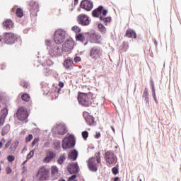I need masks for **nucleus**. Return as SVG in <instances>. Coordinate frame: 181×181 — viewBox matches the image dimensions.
<instances>
[{
    "label": "nucleus",
    "mask_w": 181,
    "mask_h": 181,
    "mask_svg": "<svg viewBox=\"0 0 181 181\" xmlns=\"http://www.w3.org/2000/svg\"><path fill=\"white\" fill-rule=\"evenodd\" d=\"M54 158H56V153L51 150L46 151V157L43 159L44 163H49Z\"/></svg>",
    "instance_id": "nucleus-9"
},
{
    "label": "nucleus",
    "mask_w": 181,
    "mask_h": 181,
    "mask_svg": "<svg viewBox=\"0 0 181 181\" xmlns=\"http://www.w3.org/2000/svg\"><path fill=\"white\" fill-rule=\"evenodd\" d=\"M81 8L90 11L93 9V2L88 0H83L81 3Z\"/></svg>",
    "instance_id": "nucleus-11"
},
{
    "label": "nucleus",
    "mask_w": 181,
    "mask_h": 181,
    "mask_svg": "<svg viewBox=\"0 0 181 181\" xmlns=\"http://www.w3.org/2000/svg\"><path fill=\"white\" fill-rule=\"evenodd\" d=\"M78 100L81 105H84L85 107H88L93 105V103L95 101V98H93V93H80L78 96ZM93 100V101H92Z\"/></svg>",
    "instance_id": "nucleus-1"
},
{
    "label": "nucleus",
    "mask_w": 181,
    "mask_h": 181,
    "mask_svg": "<svg viewBox=\"0 0 181 181\" xmlns=\"http://www.w3.org/2000/svg\"><path fill=\"white\" fill-rule=\"evenodd\" d=\"M54 148L57 151H59V149H60L61 148V143L59 141H56L55 142H54Z\"/></svg>",
    "instance_id": "nucleus-29"
},
{
    "label": "nucleus",
    "mask_w": 181,
    "mask_h": 181,
    "mask_svg": "<svg viewBox=\"0 0 181 181\" xmlns=\"http://www.w3.org/2000/svg\"><path fill=\"white\" fill-rule=\"evenodd\" d=\"M27 149H26V148H24L23 149V151H26Z\"/></svg>",
    "instance_id": "nucleus-64"
},
{
    "label": "nucleus",
    "mask_w": 181,
    "mask_h": 181,
    "mask_svg": "<svg viewBox=\"0 0 181 181\" xmlns=\"http://www.w3.org/2000/svg\"><path fill=\"white\" fill-rule=\"evenodd\" d=\"M6 117H8V109H4L1 111V118H4V119H6Z\"/></svg>",
    "instance_id": "nucleus-27"
},
{
    "label": "nucleus",
    "mask_w": 181,
    "mask_h": 181,
    "mask_svg": "<svg viewBox=\"0 0 181 181\" xmlns=\"http://www.w3.org/2000/svg\"><path fill=\"white\" fill-rule=\"evenodd\" d=\"M72 30H74V32H76V33H80V32H81V29L77 25L72 27Z\"/></svg>",
    "instance_id": "nucleus-34"
},
{
    "label": "nucleus",
    "mask_w": 181,
    "mask_h": 181,
    "mask_svg": "<svg viewBox=\"0 0 181 181\" xmlns=\"http://www.w3.org/2000/svg\"><path fill=\"white\" fill-rule=\"evenodd\" d=\"M118 172H119L118 168L115 167L114 168V175H118Z\"/></svg>",
    "instance_id": "nucleus-46"
},
{
    "label": "nucleus",
    "mask_w": 181,
    "mask_h": 181,
    "mask_svg": "<svg viewBox=\"0 0 181 181\" xmlns=\"http://www.w3.org/2000/svg\"><path fill=\"white\" fill-rule=\"evenodd\" d=\"M5 118L4 117H0V127H2L4 125V123L5 122Z\"/></svg>",
    "instance_id": "nucleus-43"
},
{
    "label": "nucleus",
    "mask_w": 181,
    "mask_h": 181,
    "mask_svg": "<svg viewBox=\"0 0 181 181\" xmlns=\"http://www.w3.org/2000/svg\"><path fill=\"white\" fill-rule=\"evenodd\" d=\"M74 60L75 63H78L81 62V58L80 57H76Z\"/></svg>",
    "instance_id": "nucleus-42"
},
{
    "label": "nucleus",
    "mask_w": 181,
    "mask_h": 181,
    "mask_svg": "<svg viewBox=\"0 0 181 181\" xmlns=\"http://www.w3.org/2000/svg\"><path fill=\"white\" fill-rule=\"evenodd\" d=\"M54 132L59 134V135H64L67 132V129L64 124H59L57 126L56 129H54Z\"/></svg>",
    "instance_id": "nucleus-14"
},
{
    "label": "nucleus",
    "mask_w": 181,
    "mask_h": 181,
    "mask_svg": "<svg viewBox=\"0 0 181 181\" xmlns=\"http://www.w3.org/2000/svg\"><path fill=\"white\" fill-rule=\"evenodd\" d=\"M90 54V57H93V59L100 57V56H101V50L98 47H93L91 49Z\"/></svg>",
    "instance_id": "nucleus-15"
},
{
    "label": "nucleus",
    "mask_w": 181,
    "mask_h": 181,
    "mask_svg": "<svg viewBox=\"0 0 181 181\" xmlns=\"http://www.w3.org/2000/svg\"><path fill=\"white\" fill-rule=\"evenodd\" d=\"M151 87H152V88H153V87H155V83H153V81H151Z\"/></svg>",
    "instance_id": "nucleus-59"
},
{
    "label": "nucleus",
    "mask_w": 181,
    "mask_h": 181,
    "mask_svg": "<svg viewBox=\"0 0 181 181\" xmlns=\"http://www.w3.org/2000/svg\"><path fill=\"white\" fill-rule=\"evenodd\" d=\"M9 129H11V126L9 124H6L1 130V135H6L8 132H9Z\"/></svg>",
    "instance_id": "nucleus-23"
},
{
    "label": "nucleus",
    "mask_w": 181,
    "mask_h": 181,
    "mask_svg": "<svg viewBox=\"0 0 181 181\" xmlns=\"http://www.w3.org/2000/svg\"><path fill=\"white\" fill-rule=\"evenodd\" d=\"M11 144H12V140H9L5 145V148L8 149L9 146H11Z\"/></svg>",
    "instance_id": "nucleus-40"
},
{
    "label": "nucleus",
    "mask_w": 181,
    "mask_h": 181,
    "mask_svg": "<svg viewBox=\"0 0 181 181\" xmlns=\"http://www.w3.org/2000/svg\"><path fill=\"white\" fill-rule=\"evenodd\" d=\"M51 170H52V175H57V173H59V169L54 165L52 167Z\"/></svg>",
    "instance_id": "nucleus-32"
},
{
    "label": "nucleus",
    "mask_w": 181,
    "mask_h": 181,
    "mask_svg": "<svg viewBox=\"0 0 181 181\" xmlns=\"http://www.w3.org/2000/svg\"><path fill=\"white\" fill-rule=\"evenodd\" d=\"M16 15L18 18H22L23 16V11L21 8H18L16 11Z\"/></svg>",
    "instance_id": "nucleus-30"
},
{
    "label": "nucleus",
    "mask_w": 181,
    "mask_h": 181,
    "mask_svg": "<svg viewBox=\"0 0 181 181\" xmlns=\"http://www.w3.org/2000/svg\"><path fill=\"white\" fill-rule=\"evenodd\" d=\"M103 9H104V6H99L98 8L95 9L92 12L93 16L94 18H98V16H100V15H101V12H103Z\"/></svg>",
    "instance_id": "nucleus-17"
},
{
    "label": "nucleus",
    "mask_w": 181,
    "mask_h": 181,
    "mask_svg": "<svg viewBox=\"0 0 181 181\" xmlns=\"http://www.w3.org/2000/svg\"><path fill=\"white\" fill-rule=\"evenodd\" d=\"M104 19H105V18H104V16H100V21H104Z\"/></svg>",
    "instance_id": "nucleus-57"
},
{
    "label": "nucleus",
    "mask_w": 181,
    "mask_h": 181,
    "mask_svg": "<svg viewBox=\"0 0 181 181\" xmlns=\"http://www.w3.org/2000/svg\"><path fill=\"white\" fill-rule=\"evenodd\" d=\"M154 44L156 46H158V41H156V40H154Z\"/></svg>",
    "instance_id": "nucleus-61"
},
{
    "label": "nucleus",
    "mask_w": 181,
    "mask_h": 181,
    "mask_svg": "<svg viewBox=\"0 0 181 181\" xmlns=\"http://www.w3.org/2000/svg\"><path fill=\"white\" fill-rule=\"evenodd\" d=\"M49 170L45 167H41L36 175V179L39 181L46 180L49 176Z\"/></svg>",
    "instance_id": "nucleus-5"
},
{
    "label": "nucleus",
    "mask_w": 181,
    "mask_h": 181,
    "mask_svg": "<svg viewBox=\"0 0 181 181\" xmlns=\"http://www.w3.org/2000/svg\"><path fill=\"white\" fill-rule=\"evenodd\" d=\"M86 121L88 125H93L94 124V117L89 115L87 117H86Z\"/></svg>",
    "instance_id": "nucleus-24"
},
{
    "label": "nucleus",
    "mask_w": 181,
    "mask_h": 181,
    "mask_svg": "<svg viewBox=\"0 0 181 181\" xmlns=\"http://www.w3.org/2000/svg\"><path fill=\"white\" fill-rule=\"evenodd\" d=\"M95 156L96 159L95 158H91L88 160V168L91 172H97L98 168L97 163H95L96 160L98 163H100V162H101V159L100 158V153H98Z\"/></svg>",
    "instance_id": "nucleus-3"
},
{
    "label": "nucleus",
    "mask_w": 181,
    "mask_h": 181,
    "mask_svg": "<svg viewBox=\"0 0 181 181\" xmlns=\"http://www.w3.org/2000/svg\"><path fill=\"white\" fill-rule=\"evenodd\" d=\"M77 177V176L76 175H74L72 176H71L69 178V181H71V180H74V179H76Z\"/></svg>",
    "instance_id": "nucleus-45"
},
{
    "label": "nucleus",
    "mask_w": 181,
    "mask_h": 181,
    "mask_svg": "<svg viewBox=\"0 0 181 181\" xmlns=\"http://www.w3.org/2000/svg\"><path fill=\"white\" fill-rule=\"evenodd\" d=\"M18 146H19V141H16L14 143L11 144V146L9 148L11 153H14Z\"/></svg>",
    "instance_id": "nucleus-20"
},
{
    "label": "nucleus",
    "mask_w": 181,
    "mask_h": 181,
    "mask_svg": "<svg viewBox=\"0 0 181 181\" xmlns=\"http://www.w3.org/2000/svg\"><path fill=\"white\" fill-rule=\"evenodd\" d=\"M16 117L19 121H25L29 117L26 108L20 107L17 111Z\"/></svg>",
    "instance_id": "nucleus-6"
},
{
    "label": "nucleus",
    "mask_w": 181,
    "mask_h": 181,
    "mask_svg": "<svg viewBox=\"0 0 181 181\" xmlns=\"http://www.w3.org/2000/svg\"><path fill=\"white\" fill-rule=\"evenodd\" d=\"M59 181H66V180L59 179Z\"/></svg>",
    "instance_id": "nucleus-62"
},
{
    "label": "nucleus",
    "mask_w": 181,
    "mask_h": 181,
    "mask_svg": "<svg viewBox=\"0 0 181 181\" xmlns=\"http://www.w3.org/2000/svg\"><path fill=\"white\" fill-rule=\"evenodd\" d=\"M85 39L86 38L81 34L76 35V40H79V42H84Z\"/></svg>",
    "instance_id": "nucleus-31"
},
{
    "label": "nucleus",
    "mask_w": 181,
    "mask_h": 181,
    "mask_svg": "<svg viewBox=\"0 0 181 181\" xmlns=\"http://www.w3.org/2000/svg\"><path fill=\"white\" fill-rule=\"evenodd\" d=\"M82 136L86 140L87 138H88V132L84 131L82 132Z\"/></svg>",
    "instance_id": "nucleus-37"
},
{
    "label": "nucleus",
    "mask_w": 181,
    "mask_h": 181,
    "mask_svg": "<svg viewBox=\"0 0 181 181\" xmlns=\"http://www.w3.org/2000/svg\"><path fill=\"white\" fill-rule=\"evenodd\" d=\"M98 29H100V30L103 32V33H105V32H107V29L105 28V27H104V25H103V24H98Z\"/></svg>",
    "instance_id": "nucleus-33"
},
{
    "label": "nucleus",
    "mask_w": 181,
    "mask_h": 181,
    "mask_svg": "<svg viewBox=\"0 0 181 181\" xmlns=\"http://www.w3.org/2000/svg\"><path fill=\"white\" fill-rule=\"evenodd\" d=\"M4 42L6 45H12L15 42V35L12 33H6Z\"/></svg>",
    "instance_id": "nucleus-12"
},
{
    "label": "nucleus",
    "mask_w": 181,
    "mask_h": 181,
    "mask_svg": "<svg viewBox=\"0 0 181 181\" xmlns=\"http://www.w3.org/2000/svg\"><path fill=\"white\" fill-rule=\"evenodd\" d=\"M114 181H121V179H119V177H115Z\"/></svg>",
    "instance_id": "nucleus-54"
},
{
    "label": "nucleus",
    "mask_w": 181,
    "mask_h": 181,
    "mask_svg": "<svg viewBox=\"0 0 181 181\" xmlns=\"http://www.w3.org/2000/svg\"><path fill=\"white\" fill-rule=\"evenodd\" d=\"M103 22H111V18H105V19H103Z\"/></svg>",
    "instance_id": "nucleus-48"
},
{
    "label": "nucleus",
    "mask_w": 181,
    "mask_h": 181,
    "mask_svg": "<svg viewBox=\"0 0 181 181\" xmlns=\"http://www.w3.org/2000/svg\"><path fill=\"white\" fill-rule=\"evenodd\" d=\"M152 93H153H153H156V92H155V87H153V88H152Z\"/></svg>",
    "instance_id": "nucleus-60"
},
{
    "label": "nucleus",
    "mask_w": 181,
    "mask_h": 181,
    "mask_svg": "<svg viewBox=\"0 0 181 181\" xmlns=\"http://www.w3.org/2000/svg\"><path fill=\"white\" fill-rule=\"evenodd\" d=\"M21 98H22V100L23 101H29V100H30V96H29L28 94H23L22 96H21Z\"/></svg>",
    "instance_id": "nucleus-28"
},
{
    "label": "nucleus",
    "mask_w": 181,
    "mask_h": 181,
    "mask_svg": "<svg viewBox=\"0 0 181 181\" xmlns=\"http://www.w3.org/2000/svg\"><path fill=\"white\" fill-rule=\"evenodd\" d=\"M76 145V139H74V135L70 134L69 136L65 137L62 141V148L63 149H70Z\"/></svg>",
    "instance_id": "nucleus-2"
},
{
    "label": "nucleus",
    "mask_w": 181,
    "mask_h": 181,
    "mask_svg": "<svg viewBox=\"0 0 181 181\" xmlns=\"http://www.w3.org/2000/svg\"><path fill=\"white\" fill-rule=\"evenodd\" d=\"M3 26L6 29H11V28H13V22L11 20H6L3 23Z\"/></svg>",
    "instance_id": "nucleus-21"
},
{
    "label": "nucleus",
    "mask_w": 181,
    "mask_h": 181,
    "mask_svg": "<svg viewBox=\"0 0 181 181\" xmlns=\"http://www.w3.org/2000/svg\"><path fill=\"white\" fill-rule=\"evenodd\" d=\"M77 156H78V152L76 150H73L68 155L69 159H72V160H76L77 159Z\"/></svg>",
    "instance_id": "nucleus-19"
},
{
    "label": "nucleus",
    "mask_w": 181,
    "mask_h": 181,
    "mask_svg": "<svg viewBox=\"0 0 181 181\" xmlns=\"http://www.w3.org/2000/svg\"><path fill=\"white\" fill-rule=\"evenodd\" d=\"M65 160L66 156L64 155H61L57 160V163H59V165H62V163H63V162H64Z\"/></svg>",
    "instance_id": "nucleus-26"
},
{
    "label": "nucleus",
    "mask_w": 181,
    "mask_h": 181,
    "mask_svg": "<svg viewBox=\"0 0 181 181\" xmlns=\"http://www.w3.org/2000/svg\"><path fill=\"white\" fill-rule=\"evenodd\" d=\"M64 66L66 69H73V60H71V59H66L64 62Z\"/></svg>",
    "instance_id": "nucleus-22"
},
{
    "label": "nucleus",
    "mask_w": 181,
    "mask_h": 181,
    "mask_svg": "<svg viewBox=\"0 0 181 181\" xmlns=\"http://www.w3.org/2000/svg\"><path fill=\"white\" fill-rule=\"evenodd\" d=\"M44 147H45V148H50V141H46V142L44 144Z\"/></svg>",
    "instance_id": "nucleus-44"
},
{
    "label": "nucleus",
    "mask_w": 181,
    "mask_h": 181,
    "mask_svg": "<svg viewBox=\"0 0 181 181\" xmlns=\"http://www.w3.org/2000/svg\"><path fill=\"white\" fill-rule=\"evenodd\" d=\"M78 22L79 25L82 26H88L91 20H90V17L86 14H81L78 16Z\"/></svg>",
    "instance_id": "nucleus-7"
},
{
    "label": "nucleus",
    "mask_w": 181,
    "mask_h": 181,
    "mask_svg": "<svg viewBox=\"0 0 181 181\" xmlns=\"http://www.w3.org/2000/svg\"><path fill=\"white\" fill-rule=\"evenodd\" d=\"M33 155H35V151H30V153L27 155V159H32V158L33 157Z\"/></svg>",
    "instance_id": "nucleus-35"
},
{
    "label": "nucleus",
    "mask_w": 181,
    "mask_h": 181,
    "mask_svg": "<svg viewBox=\"0 0 181 181\" xmlns=\"http://www.w3.org/2000/svg\"><path fill=\"white\" fill-rule=\"evenodd\" d=\"M143 97L145 98L146 101L147 103H149V93L148 92V88H146L144 89V93H143Z\"/></svg>",
    "instance_id": "nucleus-25"
},
{
    "label": "nucleus",
    "mask_w": 181,
    "mask_h": 181,
    "mask_svg": "<svg viewBox=\"0 0 181 181\" xmlns=\"http://www.w3.org/2000/svg\"><path fill=\"white\" fill-rule=\"evenodd\" d=\"M64 39H66V31L59 29L57 30L54 36V40L57 45H61L64 42Z\"/></svg>",
    "instance_id": "nucleus-4"
},
{
    "label": "nucleus",
    "mask_w": 181,
    "mask_h": 181,
    "mask_svg": "<svg viewBox=\"0 0 181 181\" xmlns=\"http://www.w3.org/2000/svg\"><path fill=\"white\" fill-rule=\"evenodd\" d=\"M73 47H74V40H73L71 39L67 40L62 45L63 52H70V50H72Z\"/></svg>",
    "instance_id": "nucleus-8"
},
{
    "label": "nucleus",
    "mask_w": 181,
    "mask_h": 181,
    "mask_svg": "<svg viewBox=\"0 0 181 181\" xmlns=\"http://www.w3.org/2000/svg\"><path fill=\"white\" fill-rule=\"evenodd\" d=\"M107 12H108V11H107V10H103V12H102L103 16H106Z\"/></svg>",
    "instance_id": "nucleus-49"
},
{
    "label": "nucleus",
    "mask_w": 181,
    "mask_h": 181,
    "mask_svg": "<svg viewBox=\"0 0 181 181\" xmlns=\"http://www.w3.org/2000/svg\"><path fill=\"white\" fill-rule=\"evenodd\" d=\"M68 171L71 175H76L78 173V165L77 163H72L68 167Z\"/></svg>",
    "instance_id": "nucleus-13"
},
{
    "label": "nucleus",
    "mask_w": 181,
    "mask_h": 181,
    "mask_svg": "<svg viewBox=\"0 0 181 181\" xmlns=\"http://www.w3.org/2000/svg\"><path fill=\"white\" fill-rule=\"evenodd\" d=\"M124 46H126V49L124 50H127L128 49V44L127 42L123 43Z\"/></svg>",
    "instance_id": "nucleus-55"
},
{
    "label": "nucleus",
    "mask_w": 181,
    "mask_h": 181,
    "mask_svg": "<svg viewBox=\"0 0 181 181\" xmlns=\"http://www.w3.org/2000/svg\"><path fill=\"white\" fill-rule=\"evenodd\" d=\"M4 142H5V139H1L0 141V149L2 148V146H4Z\"/></svg>",
    "instance_id": "nucleus-51"
},
{
    "label": "nucleus",
    "mask_w": 181,
    "mask_h": 181,
    "mask_svg": "<svg viewBox=\"0 0 181 181\" xmlns=\"http://www.w3.org/2000/svg\"><path fill=\"white\" fill-rule=\"evenodd\" d=\"M45 43H46L47 46H50V45H52V42H50V40H47L45 41Z\"/></svg>",
    "instance_id": "nucleus-50"
},
{
    "label": "nucleus",
    "mask_w": 181,
    "mask_h": 181,
    "mask_svg": "<svg viewBox=\"0 0 181 181\" xmlns=\"http://www.w3.org/2000/svg\"><path fill=\"white\" fill-rule=\"evenodd\" d=\"M39 141H40L39 138L34 139L33 141L32 142L33 146H35V145H36L37 142H39Z\"/></svg>",
    "instance_id": "nucleus-39"
},
{
    "label": "nucleus",
    "mask_w": 181,
    "mask_h": 181,
    "mask_svg": "<svg viewBox=\"0 0 181 181\" xmlns=\"http://www.w3.org/2000/svg\"><path fill=\"white\" fill-rule=\"evenodd\" d=\"M95 37L97 40H100V39H101V35L100 34H95Z\"/></svg>",
    "instance_id": "nucleus-47"
},
{
    "label": "nucleus",
    "mask_w": 181,
    "mask_h": 181,
    "mask_svg": "<svg viewBox=\"0 0 181 181\" xmlns=\"http://www.w3.org/2000/svg\"><path fill=\"white\" fill-rule=\"evenodd\" d=\"M33 139V135L29 134L28 136L25 138V142L28 144V142H30Z\"/></svg>",
    "instance_id": "nucleus-36"
},
{
    "label": "nucleus",
    "mask_w": 181,
    "mask_h": 181,
    "mask_svg": "<svg viewBox=\"0 0 181 181\" xmlns=\"http://www.w3.org/2000/svg\"><path fill=\"white\" fill-rule=\"evenodd\" d=\"M51 56H60V48L57 45H51L47 47Z\"/></svg>",
    "instance_id": "nucleus-10"
},
{
    "label": "nucleus",
    "mask_w": 181,
    "mask_h": 181,
    "mask_svg": "<svg viewBox=\"0 0 181 181\" xmlns=\"http://www.w3.org/2000/svg\"><path fill=\"white\" fill-rule=\"evenodd\" d=\"M59 86L61 88H63L64 87V83L63 82H59Z\"/></svg>",
    "instance_id": "nucleus-52"
},
{
    "label": "nucleus",
    "mask_w": 181,
    "mask_h": 181,
    "mask_svg": "<svg viewBox=\"0 0 181 181\" xmlns=\"http://www.w3.org/2000/svg\"><path fill=\"white\" fill-rule=\"evenodd\" d=\"M23 88H28V83H24Z\"/></svg>",
    "instance_id": "nucleus-58"
},
{
    "label": "nucleus",
    "mask_w": 181,
    "mask_h": 181,
    "mask_svg": "<svg viewBox=\"0 0 181 181\" xmlns=\"http://www.w3.org/2000/svg\"><path fill=\"white\" fill-rule=\"evenodd\" d=\"M6 171L7 175H11L12 173V169H11V168H9V167H7L6 168Z\"/></svg>",
    "instance_id": "nucleus-41"
},
{
    "label": "nucleus",
    "mask_w": 181,
    "mask_h": 181,
    "mask_svg": "<svg viewBox=\"0 0 181 181\" xmlns=\"http://www.w3.org/2000/svg\"><path fill=\"white\" fill-rule=\"evenodd\" d=\"M112 173H114V168H112Z\"/></svg>",
    "instance_id": "nucleus-63"
},
{
    "label": "nucleus",
    "mask_w": 181,
    "mask_h": 181,
    "mask_svg": "<svg viewBox=\"0 0 181 181\" xmlns=\"http://www.w3.org/2000/svg\"><path fill=\"white\" fill-rule=\"evenodd\" d=\"M7 160H8V162H13V160H15V156H7Z\"/></svg>",
    "instance_id": "nucleus-38"
},
{
    "label": "nucleus",
    "mask_w": 181,
    "mask_h": 181,
    "mask_svg": "<svg viewBox=\"0 0 181 181\" xmlns=\"http://www.w3.org/2000/svg\"><path fill=\"white\" fill-rule=\"evenodd\" d=\"M153 97L155 101H156V93H153Z\"/></svg>",
    "instance_id": "nucleus-56"
},
{
    "label": "nucleus",
    "mask_w": 181,
    "mask_h": 181,
    "mask_svg": "<svg viewBox=\"0 0 181 181\" xmlns=\"http://www.w3.org/2000/svg\"><path fill=\"white\" fill-rule=\"evenodd\" d=\"M126 37L132 39H136V33L132 29H128L126 31Z\"/></svg>",
    "instance_id": "nucleus-18"
},
{
    "label": "nucleus",
    "mask_w": 181,
    "mask_h": 181,
    "mask_svg": "<svg viewBox=\"0 0 181 181\" xmlns=\"http://www.w3.org/2000/svg\"><path fill=\"white\" fill-rule=\"evenodd\" d=\"M100 136H101V134H100V132H96V135H95V138L98 139V138H100Z\"/></svg>",
    "instance_id": "nucleus-53"
},
{
    "label": "nucleus",
    "mask_w": 181,
    "mask_h": 181,
    "mask_svg": "<svg viewBox=\"0 0 181 181\" xmlns=\"http://www.w3.org/2000/svg\"><path fill=\"white\" fill-rule=\"evenodd\" d=\"M105 158L106 159V162L110 165H112L114 163V155L112 153L107 151L105 153Z\"/></svg>",
    "instance_id": "nucleus-16"
}]
</instances>
